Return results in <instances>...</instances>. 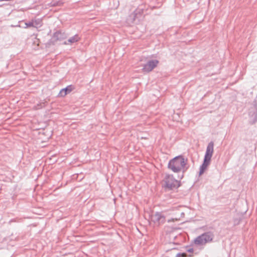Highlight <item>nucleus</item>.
<instances>
[{
	"instance_id": "obj_1",
	"label": "nucleus",
	"mask_w": 257,
	"mask_h": 257,
	"mask_svg": "<svg viewBox=\"0 0 257 257\" xmlns=\"http://www.w3.org/2000/svg\"><path fill=\"white\" fill-rule=\"evenodd\" d=\"M187 162V159H185L183 155H180L174 157L169 161L168 168L174 173H177L182 171L181 176H178V178L182 179L184 177L183 174L189 168L186 166Z\"/></svg>"
},
{
	"instance_id": "obj_2",
	"label": "nucleus",
	"mask_w": 257,
	"mask_h": 257,
	"mask_svg": "<svg viewBox=\"0 0 257 257\" xmlns=\"http://www.w3.org/2000/svg\"><path fill=\"white\" fill-rule=\"evenodd\" d=\"M163 181V187L166 191L176 190L181 185L180 181L176 180L173 175L166 174Z\"/></svg>"
},
{
	"instance_id": "obj_3",
	"label": "nucleus",
	"mask_w": 257,
	"mask_h": 257,
	"mask_svg": "<svg viewBox=\"0 0 257 257\" xmlns=\"http://www.w3.org/2000/svg\"><path fill=\"white\" fill-rule=\"evenodd\" d=\"M213 237L214 234L212 232H205L195 238L194 240V242L197 245H204L211 242Z\"/></svg>"
},
{
	"instance_id": "obj_4",
	"label": "nucleus",
	"mask_w": 257,
	"mask_h": 257,
	"mask_svg": "<svg viewBox=\"0 0 257 257\" xmlns=\"http://www.w3.org/2000/svg\"><path fill=\"white\" fill-rule=\"evenodd\" d=\"M143 17V10L136 9L126 18V22L130 25L137 24Z\"/></svg>"
},
{
	"instance_id": "obj_5",
	"label": "nucleus",
	"mask_w": 257,
	"mask_h": 257,
	"mask_svg": "<svg viewBox=\"0 0 257 257\" xmlns=\"http://www.w3.org/2000/svg\"><path fill=\"white\" fill-rule=\"evenodd\" d=\"M67 35L62 31H57L53 33L51 38L48 41L47 45L49 46L55 45L57 41L66 39Z\"/></svg>"
},
{
	"instance_id": "obj_6",
	"label": "nucleus",
	"mask_w": 257,
	"mask_h": 257,
	"mask_svg": "<svg viewBox=\"0 0 257 257\" xmlns=\"http://www.w3.org/2000/svg\"><path fill=\"white\" fill-rule=\"evenodd\" d=\"M253 106L254 110L250 109L248 112L249 123L250 124H253L257 122V100H254Z\"/></svg>"
},
{
	"instance_id": "obj_7",
	"label": "nucleus",
	"mask_w": 257,
	"mask_h": 257,
	"mask_svg": "<svg viewBox=\"0 0 257 257\" xmlns=\"http://www.w3.org/2000/svg\"><path fill=\"white\" fill-rule=\"evenodd\" d=\"M159 61L156 59H152L149 60L147 63L143 66V71L145 72H149L152 71L156 67H157Z\"/></svg>"
},
{
	"instance_id": "obj_8",
	"label": "nucleus",
	"mask_w": 257,
	"mask_h": 257,
	"mask_svg": "<svg viewBox=\"0 0 257 257\" xmlns=\"http://www.w3.org/2000/svg\"><path fill=\"white\" fill-rule=\"evenodd\" d=\"M152 220L155 223H163L165 221V217L161 213L159 212H156L155 214L152 216Z\"/></svg>"
},
{
	"instance_id": "obj_9",
	"label": "nucleus",
	"mask_w": 257,
	"mask_h": 257,
	"mask_svg": "<svg viewBox=\"0 0 257 257\" xmlns=\"http://www.w3.org/2000/svg\"><path fill=\"white\" fill-rule=\"evenodd\" d=\"M73 86L72 85H69L66 86L65 88H62L60 91L58 96L59 97H64L67 94L70 93L73 90Z\"/></svg>"
},
{
	"instance_id": "obj_10",
	"label": "nucleus",
	"mask_w": 257,
	"mask_h": 257,
	"mask_svg": "<svg viewBox=\"0 0 257 257\" xmlns=\"http://www.w3.org/2000/svg\"><path fill=\"white\" fill-rule=\"evenodd\" d=\"M213 147L214 143L212 141L209 142L207 146L206 152L205 154V156H212L213 153Z\"/></svg>"
},
{
	"instance_id": "obj_11",
	"label": "nucleus",
	"mask_w": 257,
	"mask_h": 257,
	"mask_svg": "<svg viewBox=\"0 0 257 257\" xmlns=\"http://www.w3.org/2000/svg\"><path fill=\"white\" fill-rule=\"evenodd\" d=\"M80 38L77 34L75 35L74 36L70 37L68 39V43L70 44H72L75 42H78L80 40Z\"/></svg>"
},
{
	"instance_id": "obj_12",
	"label": "nucleus",
	"mask_w": 257,
	"mask_h": 257,
	"mask_svg": "<svg viewBox=\"0 0 257 257\" xmlns=\"http://www.w3.org/2000/svg\"><path fill=\"white\" fill-rule=\"evenodd\" d=\"M113 238H115V240L119 244V245H121L123 244V242L122 241L121 237L119 235L117 232L113 233Z\"/></svg>"
},
{
	"instance_id": "obj_13",
	"label": "nucleus",
	"mask_w": 257,
	"mask_h": 257,
	"mask_svg": "<svg viewBox=\"0 0 257 257\" xmlns=\"http://www.w3.org/2000/svg\"><path fill=\"white\" fill-rule=\"evenodd\" d=\"M63 4V2L62 1H52L50 3L52 7L61 6Z\"/></svg>"
},
{
	"instance_id": "obj_14",
	"label": "nucleus",
	"mask_w": 257,
	"mask_h": 257,
	"mask_svg": "<svg viewBox=\"0 0 257 257\" xmlns=\"http://www.w3.org/2000/svg\"><path fill=\"white\" fill-rule=\"evenodd\" d=\"M212 157L204 155L203 162L208 165L210 164Z\"/></svg>"
},
{
	"instance_id": "obj_15",
	"label": "nucleus",
	"mask_w": 257,
	"mask_h": 257,
	"mask_svg": "<svg viewBox=\"0 0 257 257\" xmlns=\"http://www.w3.org/2000/svg\"><path fill=\"white\" fill-rule=\"evenodd\" d=\"M207 169V168L203 167L202 165H200V168H199V171L198 173L199 176H200L202 174H203Z\"/></svg>"
},
{
	"instance_id": "obj_16",
	"label": "nucleus",
	"mask_w": 257,
	"mask_h": 257,
	"mask_svg": "<svg viewBox=\"0 0 257 257\" xmlns=\"http://www.w3.org/2000/svg\"><path fill=\"white\" fill-rule=\"evenodd\" d=\"M188 254L186 252H178L175 256V257H186Z\"/></svg>"
},
{
	"instance_id": "obj_17",
	"label": "nucleus",
	"mask_w": 257,
	"mask_h": 257,
	"mask_svg": "<svg viewBox=\"0 0 257 257\" xmlns=\"http://www.w3.org/2000/svg\"><path fill=\"white\" fill-rule=\"evenodd\" d=\"M119 5L118 0H113V8H117Z\"/></svg>"
},
{
	"instance_id": "obj_18",
	"label": "nucleus",
	"mask_w": 257,
	"mask_h": 257,
	"mask_svg": "<svg viewBox=\"0 0 257 257\" xmlns=\"http://www.w3.org/2000/svg\"><path fill=\"white\" fill-rule=\"evenodd\" d=\"M26 25V28L30 27H34V23L33 22H29L28 23H25Z\"/></svg>"
},
{
	"instance_id": "obj_19",
	"label": "nucleus",
	"mask_w": 257,
	"mask_h": 257,
	"mask_svg": "<svg viewBox=\"0 0 257 257\" xmlns=\"http://www.w3.org/2000/svg\"><path fill=\"white\" fill-rule=\"evenodd\" d=\"M187 251L188 252H193V248L192 247H189V248L187 249Z\"/></svg>"
},
{
	"instance_id": "obj_20",
	"label": "nucleus",
	"mask_w": 257,
	"mask_h": 257,
	"mask_svg": "<svg viewBox=\"0 0 257 257\" xmlns=\"http://www.w3.org/2000/svg\"><path fill=\"white\" fill-rule=\"evenodd\" d=\"M201 165H202V166L205 167H206V168H207V167H208V166H209V165H208V164H206V163H205L203 162V163H202V164Z\"/></svg>"
},
{
	"instance_id": "obj_21",
	"label": "nucleus",
	"mask_w": 257,
	"mask_h": 257,
	"mask_svg": "<svg viewBox=\"0 0 257 257\" xmlns=\"http://www.w3.org/2000/svg\"><path fill=\"white\" fill-rule=\"evenodd\" d=\"M16 222V219L14 218V219H11L10 221H9V223H11L12 222Z\"/></svg>"
},
{
	"instance_id": "obj_22",
	"label": "nucleus",
	"mask_w": 257,
	"mask_h": 257,
	"mask_svg": "<svg viewBox=\"0 0 257 257\" xmlns=\"http://www.w3.org/2000/svg\"><path fill=\"white\" fill-rule=\"evenodd\" d=\"M63 44H64V45H68V44H70V43H68V40H67V41H65L63 43Z\"/></svg>"
},
{
	"instance_id": "obj_23",
	"label": "nucleus",
	"mask_w": 257,
	"mask_h": 257,
	"mask_svg": "<svg viewBox=\"0 0 257 257\" xmlns=\"http://www.w3.org/2000/svg\"><path fill=\"white\" fill-rule=\"evenodd\" d=\"M176 249V248H175V247H172L170 249L172 250V249Z\"/></svg>"
},
{
	"instance_id": "obj_24",
	"label": "nucleus",
	"mask_w": 257,
	"mask_h": 257,
	"mask_svg": "<svg viewBox=\"0 0 257 257\" xmlns=\"http://www.w3.org/2000/svg\"><path fill=\"white\" fill-rule=\"evenodd\" d=\"M120 21H121V20H118L116 21V22H120Z\"/></svg>"
},
{
	"instance_id": "obj_25",
	"label": "nucleus",
	"mask_w": 257,
	"mask_h": 257,
	"mask_svg": "<svg viewBox=\"0 0 257 257\" xmlns=\"http://www.w3.org/2000/svg\"><path fill=\"white\" fill-rule=\"evenodd\" d=\"M113 203H115V198H113Z\"/></svg>"
},
{
	"instance_id": "obj_26",
	"label": "nucleus",
	"mask_w": 257,
	"mask_h": 257,
	"mask_svg": "<svg viewBox=\"0 0 257 257\" xmlns=\"http://www.w3.org/2000/svg\"><path fill=\"white\" fill-rule=\"evenodd\" d=\"M115 16V14L113 15V19L114 18Z\"/></svg>"
}]
</instances>
